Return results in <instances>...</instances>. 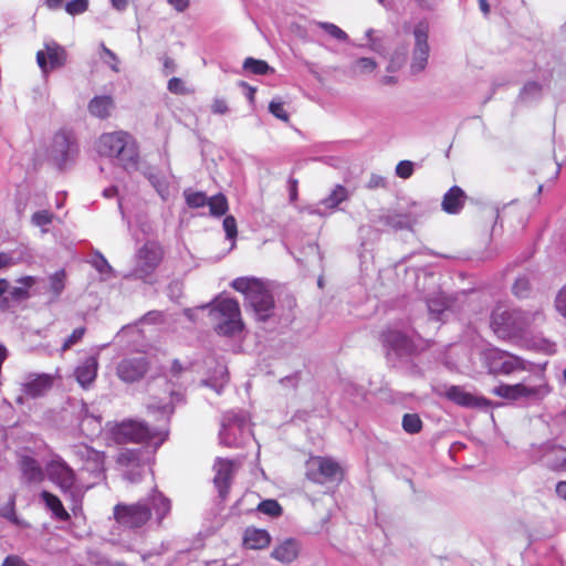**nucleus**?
I'll return each instance as SVG.
<instances>
[{"label": "nucleus", "mask_w": 566, "mask_h": 566, "mask_svg": "<svg viewBox=\"0 0 566 566\" xmlns=\"http://www.w3.org/2000/svg\"><path fill=\"white\" fill-rule=\"evenodd\" d=\"M97 151L101 156L115 158L127 171L137 168L138 147L134 137L126 132L103 134L97 143Z\"/></svg>", "instance_id": "nucleus-2"}, {"label": "nucleus", "mask_w": 566, "mask_h": 566, "mask_svg": "<svg viewBox=\"0 0 566 566\" xmlns=\"http://www.w3.org/2000/svg\"><path fill=\"white\" fill-rule=\"evenodd\" d=\"M428 32L429 28L424 22H419L413 29L415 48L412 51V60L410 64L412 74L421 73L428 64L430 51L428 44Z\"/></svg>", "instance_id": "nucleus-14"}, {"label": "nucleus", "mask_w": 566, "mask_h": 566, "mask_svg": "<svg viewBox=\"0 0 566 566\" xmlns=\"http://www.w3.org/2000/svg\"><path fill=\"white\" fill-rule=\"evenodd\" d=\"M483 361L489 373L493 375H510L517 370H528L530 363L518 356L499 348H489L483 352Z\"/></svg>", "instance_id": "nucleus-10"}, {"label": "nucleus", "mask_w": 566, "mask_h": 566, "mask_svg": "<svg viewBox=\"0 0 566 566\" xmlns=\"http://www.w3.org/2000/svg\"><path fill=\"white\" fill-rule=\"evenodd\" d=\"M231 286L244 294L247 305L260 322H266L274 313V300L264 284L254 277H237Z\"/></svg>", "instance_id": "nucleus-3"}, {"label": "nucleus", "mask_w": 566, "mask_h": 566, "mask_svg": "<svg viewBox=\"0 0 566 566\" xmlns=\"http://www.w3.org/2000/svg\"><path fill=\"white\" fill-rule=\"evenodd\" d=\"M164 249L156 241H147L134 255V265L126 279L138 280L145 284L157 283L156 271L164 260Z\"/></svg>", "instance_id": "nucleus-6"}, {"label": "nucleus", "mask_w": 566, "mask_h": 566, "mask_svg": "<svg viewBox=\"0 0 566 566\" xmlns=\"http://www.w3.org/2000/svg\"><path fill=\"white\" fill-rule=\"evenodd\" d=\"M316 25L324 30L333 39L345 42L348 40V35L339 27L331 22H316Z\"/></svg>", "instance_id": "nucleus-42"}, {"label": "nucleus", "mask_w": 566, "mask_h": 566, "mask_svg": "<svg viewBox=\"0 0 566 566\" xmlns=\"http://www.w3.org/2000/svg\"><path fill=\"white\" fill-rule=\"evenodd\" d=\"M271 536L265 530L248 527L244 532L243 544L250 549H262L269 546Z\"/></svg>", "instance_id": "nucleus-29"}, {"label": "nucleus", "mask_w": 566, "mask_h": 566, "mask_svg": "<svg viewBox=\"0 0 566 566\" xmlns=\"http://www.w3.org/2000/svg\"><path fill=\"white\" fill-rule=\"evenodd\" d=\"M521 316H523V321H525L524 325V333L526 334L528 329L533 326H538L544 323L545 315L543 313L542 308H537L535 311H523L520 310Z\"/></svg>", "instance_id": "nucleus-38"}, {"label": "nucleus", "mask_w": 566, "mask_h": 566, "mask_svg": "<svg viewBox=\"0 0 566 566\" xmlns=\"http://www.w3.org/2000/svg\"><path fill=\"white\" fill-rule=\"evenodd\" d=\"M113 108L114 101L109 95L95 96L88 103L90 114L101 119L107 118Z\"/></svg>", "instance_id": "nucleus-30"}, {"label": "nucleus", "mask_w": 566, "mask_h": 566, "mask_svg": "<svg viewBox=\"0 0 566 566\" xmlns=\"http://www.w3.org/2000/svg\"><path fill=\"white\" fill-rule=\"evenodd\" d=\"M467 200L465 192L458 186L451 187L443 196L441 208L449 214H458Z\"/></svg>", "instance_id": "nucleus-25"}, {"label": "nucleus", "mask_w": 566, "mask_h": 566, "mask_svg": "<svg viewBox=\"0 0 566 566\" xmlns=\"http://www.w3.org/2000/svg\"><path fill=\"white\" fill-rule=\"evenodd\" d=\"M168 90L174 94H184L185 93V86L180 78L178 77H171L168 81Z\"/></svg>", "instance_id": "nucleus-60"}, {"label": "nucleus", "mask_w": 566, "mask_h": 566, "mask_svg": "<svg viewBox=\"0 0 566 566\" xmlns=\"http://www.w3.org/2000/svg\"><path fill=\"white\" fill-rule=\"evenodd\" d=\"M148 370V360L145 355L124 358L117 366V376L125 382L142 379Z\"/></svg>", "instance_id": "nucleus-19"}, {"label": "nucleus", "mask_w": 566, "mask_h": 566, "mask_svg": "<svg viewBox=\"0 0 566 566\" xmlns=\"http://www.w3.org/2000/svg\"><path fill=\"white\" fill-rule=\"evenodd\" d=\"M147 409H148L149 412H154V413L158 412L159 413V420L163 423H167L170 415L174 411V408L170 405V402H165V403H159V405L149 403L147 406Z\"/></svg>", "instance_id": "nucleus-45"}, {"label": "nucleus", "mask_w": 566, "mask_h": 566, "mask_svg": "<svg viewBox=\"0 0 566 566\" xmlns=\"http://www.w3.org/2000/svg\"><path fill=\"white\" fill-rule=\"evenodd\" d=\"M211 111L217 115H224L229 112L227 101L223 98H214L211 104Z\"/></svg>", "instance_id": "nucleus-58"}, {"label": "nucleus", "mask_w": 566, "mask_h": 566, "mask_svg": "<svg viewBox=\"0 0 566 566\" xmlns=\"http://www.w3.org/2000/svg\"><path fill=\"white\" fill-rule=\"evenodd\" d=\"M102 48V54H101V59L102 61L109 65V67L114 71V72H119V60L117 57V55L111 51L108 48H106L104 44L101 45Z\"/></svg>", "instance_id": "nucleus-47"}, {"label": "nucleus", "mask_w": 566, "mask_h": 566, "mask_svg": "<svg viewBox=\"0 0 566 566\" xmlns=\"http://www.w3.org/2000/svg\"><path fill=\"white\" fill-rule=\"evenodd\" d=\"M270 113L276 118L289 122V114L284 108V104L281 101L272 99L269 104Z\"/></svg>", "instance_id": "nucleus-51"}, {"label": "nucleus", "mask_w": 566, "mask_h": 566, "mask_svg": "<svg viewBox=\"0 0 566 566\" xmlns=\"http://www.w3.org/2000/svg\"><path fill=\"white\" fill-rule=\"evenodd\" d=\"M306 476L315 483L338 481L343 476V470L338 462L325 457H311L306 461Z\"/></svg>", "instance_id": "nucleus-11"}, {"label": "nucleus", "mask_w": 566, "mask_h": 566, "mask_svg": "<svg viewBox=\"0 0 566 566\" xmlns=\"http://www.w3.org/2000/svg\"><path fill=\"white\" fill-rule=\"evenodd\" d=\"M88 7L87 0H72L66 3L65 10L71 15H76L85 12Z\"/></svg>", "instance_id": "nucleus-52"}, {"label": "nucleus", "mask_w": 566, "mask_h": 566, "mask_svg": "<svg viewBox=\"0 0 566 566\" xmlns=\"http://www.w3.org/2000/svg\"><path fill=\"white\" fill-rule=\"evenodd\" d=\"M222 226H223V230L226 232L227 239L234 240L238 234L237 221H235L234 217L227 216L223 220Z\"/></svg>", "instance_id": "nucleus-56"}, {"label": "nucleus", "mask_w": 566, "mask_h": 566, "mask_svg": "<svg viewBox=\"0 0 566 566\" xmlns=\"http://www.w3.org/2000/svg\"><path fill=\"white\" fill-rule=\"evenodd\" d=\"M374 33H375V31L373 29H368L366 31V38L368 39L369 48L373 51L380 52L382 49L381 44H380V40L378 38H375Z\"/></svg>", "instance_id": "nucleus-62"}, {"label": "nucleus", "mask_w": 566, "mask_h": 566, "mask_svg": "<svg viewBox=\"0 0 566 566\" xmlns=\"http://www.w3.org/2000/svg\"><path fill=\"white\" fill-rule=\"evenodd\" d=\"M551 390L552 388L548 385L545 374L538 371L525 378L522 382L515 385H500L495 387L492 392L507 400H522L527 403H535L542 401Z\"/></svg>", "instance_id": "nucleus-4"}, {"label": "nucleus", "mask_w": 566, "mask_h": 566, "mask_svg": "<svg viewBox=\"0 0 566 566\" xmlns=\"http://www.w3.org/2000/svg\"><path fill=\"white\" fill-rule=\"evenodd\" d=\"M382 344L387 349V355L405 357L417 353V346L403 333L396 329H388L381 335Z\"/></svg>", "instance_id": "nucleus-17"}, {"label": "nucleus", "mask_w": 566, "mask_h": 566, "mask_svg": "<svg viewBox=\"0 0 566 566\" xmlns=\"http://www.w3.org/2000/svg\"><path fill=\"white\" fill-rule=\"evenodd\" d=\"M92 265L99 273H111L113 271L112 266L104 258V255L99 252H95L93 260L91 261Z\"/></svg>", "instance_id": "nucleus-53"}, {"label": "nucleus", "mask_w": 566, "mask_h": 566, "mask_svg": "<svg viewBox=\"0 0 566 566\" xmlns=\"http://www.w3.org/2000/svg\"><path fill=\"white\" fill-rule=\"evenodd\" d=\"M66 273L64 270H59L49 276L48 292L50 293L49 301L56 302L65 289Z\"/></svg>", "instance_id": "nucleus-33"}, {"label": "nucleus", "mask_w": 566, "mask_h": 566, "mask_svg": "<svg viewBox=\"0 0 566 566\" xmlns=\"http://www.w3.org/2000/svg\"><path fill=\"white\" fill-rule=\"evenodd\" d=\"M415 164L410 160H401L396 166V175L402 179H408L413 174Z\"/></svg>", "instance_id": "nucleus-54"}, {"label": "nucleus", "mask_w": 566, "mask_h": 566, "mask_svg": "<svg viewBox=\"0 0 566 566\" xmlns=\"http://www.w3.org/2000/svg\"><path fill=\"white\" fill-rule=\"evenodd\" d=\"M386 187V179L378 175H371L368 182V189L384 188Z\"/></svg>", "instance_id": "nucleus-64"}, {"label": "nucleus", "mask_w": 566, "mask_h": 566, "mask_svg": "<svg viewBox=\"0 0 566 566\" xmlns=\"http://www.w3.org/2000/svg\"><path fill=\"white\" fill-rule=\"evenodd\" d=\"M210 317L216 323V331L220 335L234 336L243 329L241 312L238 301L230 297H219L212 303Z\"/></svg>", "instance_id": "nucleus-7"}, {"label": "nucleus", "mask_w": 566, "mask_h": 566, "mask_svg": "<svg viewBox=\"0 0 566 566\" xmlns=\"http://www.w3.org/2000/svg\"><path fill=\"white\" fill-rule=\"evenodd\" d=\"M214 485L221 499H226L235 472V463L231 460L217 459L214 463Z\"/></svg>", "instance_id": "nucleus-21"}, {"label": "nucleus", "mask_w": 566, "mask_h": 566, "mask_svg": "<svg viewBox=\"0 0 566 566\" xmlns=\"http://www.w3.org/2000/svg\"><path fill=\"white\" fill-rule=\"evenodd\" d=\"M382 221L386 226L392 228L394 230H403L411 229L417 219L410 212H391L385 216Z\"/></svg>", "instance_id": "nucleus-31"}, {"label": "nucleus", "mask_w": 566, "mask_h": 566, "mask_svg": "<svg viewBox=\"0 0 566 566\" xmlns=\"http://www.w3.org/2000/svg\"><path fill=\"white\" fill-rule=\"evenodd\" d=\"M17 263L15 259L10 253L0 252V271L9 269Z\"/></svg>", "instance_id": "nucleus-63"}, {"label": "nucleus", "mask_w": 566, "mask_h": 566, "mask_svg": "<svg viewBox=\"0 0 566 566\" xmlns=\"http://www.w3.org/2000/svg\"><path fill=\"white\" fill-rule=\"evenodd\" d=\"M112 434L118 443H147L155 452L167 439L168 432L164 427L150 429L145 422L128 419L115 424Z\"/></svg>", "instance_id": "nucleus-5"}, {"label": "nucleus", "mask_w": 566, "mask_h": 566, "mask_svg": "<svg viewBox=\"0 0 566 566\" xmlns=\"http://www.w3.org/2000/svg\"><path fill=\"white\" fill-rule=\"evenodd\" d=\"M17 282L19 285L11 287L9 294L13 300H25L30 296L29 290L38 284L40 279L35 276H23Z\"/></svg>", "instance_id": "nucleus-34"}, {"label": "nucleus", "mask_w": 566, "mask_h": 566, "mask_svg": "<svg viewBox=\"0 0 566 566\" xmlns=\"http://www.w3.org/2000/svg\"><path fill=\"white\" fill-rule=\"evenodd\" d=\"M300 548L296 539L287 538L273 548L271 556L283 564H290L298 557Z\"/></svg>", "instance_id": "nucleus-28"}, {"label": "nucleus", "mask_w": 566, "mask_h": 566, "mask_svg": "<svg viewBox=\"0 0 566 566\" xmlns=\"http://www.w3.org/2000/svg\"><path fill=\"white\" fill-rule=\"evenodd\" d=\"M543 87L538 82H527L520 92V99L524 103L533 102L542 96Z\"/></svg>", "instance_id": "nucleus-36"}, {"label": "nucleus", "mask_w": 566, "mask_h": 566, "mask_svg": "<svg viewBox=\"0 0 566 566\" xmlns=\"http://www.w3.org/2000/svg\"><path fill=\"white\" fill-rule=\"evenodd\" d=\"M542 460L546 467L554 471H566V448L547 444Z\"/></svg>", "instance_id": "nucleus-27"}, {"label": "nucleus", "mask_w": 566, "mask_h": 566, "mask_svg": "<svg viewBox=\"0 0 566 566\" xmlns=\"http://www.w3.org/2000/svg\"><path fill=\"white\" fill-rule=\"evenodd\" d=\"M436 392L440 396L446 397L450 401L464 408H486L491 405V401L484 397L475 396L467 391L461 386H440L436 389Z\"/></svg>", "instance_id": "nucleus-15"}, {"label": "nucleus", "mask_w": 566, "mask_h": 566, "mask_svg": "<svg viewBox=\"0 0 566 566\" xmlns=\"http://www.w3.org/2000/svg\"><path fill=\"white\" fill-rule=\"evenodd\" d=\"M40 497L55 518L63 522H66L70 518V514L66 512L61 500L56 495L48 491H42Z\"/></svg>", "instance_id": "nucleus-32"}, {"label": "nucleus", "mask_w": 566, "mask_h": 566, "mask_svg": "<svg viewBox=\"0 0 566 566\" xmlns=\"http://www.w3.org/2000/svg\"><path fill=\"white\" fill-rule=\"evenodd\" d=\"M377 67V63L370 57H359L349 66V72L354 75L369 74Z\"/></svg>", "instance_id": "nucleus-37"}, {"label": "nucleus", "mask_w": 566, "mask_h": 566, "mask_svg": "<svg viewBox=\"0 0 566 566\" xmlns=\"http://www.w3.org/2000/svg\"><path fill=\"white\" fill-rule=\"evenodd\" d=\"M53 214L48 210L36 211L32 216V223L36 227H44L52 222Z\"/></svg>", "instance_id": "nucleus-55"}, {"label": "nucleus", "mask_w": 566, "mask_h": 566, "mask_svg": "<svg viewBox=\"0 0 566 566\" xmlns=\"http://www.w3.org/2000/svg\"><path fill=\"white\" fill-rule=\"evenodd\" d=\"M170 512L171 501L157 489H153L148 496L136 503L115 505L114 517L125 528H139L149 521L161 527Z\"/></svg>", "instance_id": "nucleus-1"}, {"label": "nucleus", "mask_w": 566, "mask_h": 566, "mask_svg": "<svg viewBox=\"0 0 566 566\" xmlns=\"http://www.w3.org/2000/svg\"><path fill=\"white\" fill-rule=\"evenodd\" d=\"M150 184L156 188L157 192L160 195L163 199H165L167 193L166 184L156 175H149L148 177Z\"/></svg>", "instance_id": "nucleus-59"}, {"label": "nucleus", "mask_w": 566, "mask_h": 566, "mask_svg": "<svg viewBox=\"0 0 566 566\" xmlns=\"http://www.w3.org/2000/svg\"><path fill=\"white\" fill-rule=\"evenodd\" d=\"M184 195L186 198V202L190 208H200L207 205L208 198L203 192H191L189 190H186Z\"/></svg>", "instance_id": "nucleus-46"}, {"label": "nucleus", "mask_w": 566, "mask_h": 566, "mask_svg": "<svg viewBox=\"0 0 566 566\" xmlns=\"http://www.w3.org/2000/svg\"><path fill=\"white\" fill-rule=\"evenodd\" d=\"M76 153V145L72 135L65 130L56 133L51 146V157L59 165L64 166Z\"/></svg>", "instance_id": "nucleus-20"}, {"label": "nucleus", "mask_w": 566, "mask_h": 566, "mask_svg": "<svg viewBox=\"0 0 566 566\" xmlns=\"http://www.w3.org/2000/svg\"><path fill=\"white\" fill-rule=\"evenodd\" d=\"M73 454L83 463V469L99 478L105 471V453L80 443L72 447Z\"/></svg>", "instance_id": "nucleus-16"}, {"label": "nucleus", "mask_w": 566, "mask_h": 566, "mask_svg": "<svg viewBox=\"0 0 566 566\" xmlns=\"http://www.w3.org/2000/svg\"><path fill=\"white\" fill-rule=\"evenodd\" d=\"M145 453L140 448L124 449L119 452L117 462L124 468L123 475L127 481L136 483L142 479L147 467Z\"/></svg>", "instance_id": "nucleus-13"}, {"label": "nucleus", "mask_w": 566, "mask_h": 566, "mask_svg": "<svg viewBox=\"0 0 566 566\" xmlns=\"http://www.w3.org/2000/svg\"><path fill=\"white\" fill-rule=\"evenodd\" d=\"M512 290H513V293L517 297H525V296H527V294H528V292L531 290L528 279L526 276L517 277L516 281L513 284Z\"/></svg>", "instance_id": "nucleus-50"}, {"label": "nucleus", "mask_w": 566, "mask_h": 566, "mask_svg": "<svg viewBox=\"0 0 566 566\" xmlns=\"http://www.w3.org/2000/svg\"><path fill=\"white\" fill-rule=\"evenodd\" d=\"M555 307L560 315L566 317V285L558 292L555 300Z\"/></svg>", "instance_id": "nucleus-57"}, {"label": "nucleus", "mask_w": 566, "mask_h": 566, "mask_svg": "<svg viewBox=\"0 0 566 566\" xmlns=\"http://www.w3.org/2000/svg\"><path fill=\"white\" fill-rule=\"evenodd\" d=\"M220 377L213 381L202 380V385L211 387L217 394H221L224 385L228 381L227 370L223 366L219 367Z\"/></svg>", "instance_id": "nucleus-48"}, {"label": "nucleus", "mask_w": 566, "mask_h": 566, "mask_svg": "<svg viewBox=\"0 0 566 566\" xmlns=\"http://www.w3.org/2000/svg\"><path fill=\"white\" fill-rule=\"evenodd\" d=\"M49 479L60 488L64 494L75 496L76 474L74 470L57 454L46 463Z\"/></svg>", "instance_id": "nucleus-12"}, {"label": "nucleus", "mask_w": 566, "mask_h": 566, "mask_svg": "<svg viewBox=\"0 0 566 566\" xmlns=\"http://www.w3.org/2000/svg\"><path fill=\"white\" fill-rule=\"evenodd\" d=\"M429 315L432 319H441V315L449 308L448 298L439 294L434 297H430L427 301Z\"/></svg>", "instance_id": "nucleus-35"}, {"label": "nucleus", "mask_w": 566, "mask_h": 566, "mask_svg": "<svg viewBox=\"0 0 566 566\" xmlns=\"http://www.w3.org/2000/svg\"><path fill=\"white\" fill-rule=\"evenodd\" d=\"M523 316L520 314L518 308L506 310L497 307L491 317V327L494 333L502 339H511L524 337V323Z\"/></svg>", "instance_id": "nucleus-9"}, {"label": "nucleus", "mask_w": 566, "mask_h": 566, "mask_svg": "<svg viewBox=\"0 0 566 566\" xmlns=\"http://www.w3.org/2000/svg\"><path fill=\"white\" fill-rule=\"evenodd\" d=\"M207 205L210 213L214 217H221L228 211V200L222 193L209 198Z\"/></svg>", "instance_id": "nucleus-40"}, {"label": "nucleus", "mask_w": 566, "mask_h": 566, "mask_svg": "<svg viewBox=\"0 0 566 566\" xmlns=\"http://www.w3.org/2000/svg\"><path fill=\"white\" fill-rule=\"evenodd\" d=\"M528 347L545 354H554L556 352V344L542 336H536L528 340Z\"/></svg>", "instance_id": "nucleus-41"}, {"label": "nucleus", "mask_w": 566, "mask_h": 566, "mask_svg": "<svg viewBox=\"0 0 566 566\" xmlns=\"http://www.w3.org/2000/svg\"><path fill=\"white\" fill-rule=\"evenodd\" d=\"M402 428L408 433H418L422 428V421L416 413H406L402 418Z\"/></svg>", "instance_id": "nucleus-43"}, {"label": "nucleus", "mask_w": 566, "mask_h": 566, "mask_svg": "<svg viewBox=\"0 0 566 566\" xmlns=\"http://www.w3.org/2000/svg\"><path fill=\"white\" fill-rule=\"evenodd\" d=\"M19 465L25 482L40 483L44 480V471L34 458L22 455L19 460Z\"/></svg>", "instance_id": "nucleus-26"}, {"label": "nucleus", "mask_w": 566, "mask_h": 566, "mask_svg": "<svg viewBox=\"0 0 566 566\" xmlns=\"http://www.w3.org/2000/svg\"><path fill=\"white\" fill-rule=\"evenodd\" d=\"M23 392L32 398L44 395L52 387V378L49 375H29L25 377Z\"/></svg>", "instance_id": "nucleus-24"}, {"label": "nucleus", "mask_w": 566, "mask_h": 566, "mask_svg": "<svg viewBox=\"0 0 566 566\" xmlns=\"http://www.w3.org/2000/svg\"><path fill=\"white\" fill-rule=\"evenodd\" d=\"M98 361L96 356L86 357L74 370L77 382L83 388H88L97 376Z\"/></svg>", "instance_id": "nucleus-23"}, {"label": "nucleus", "mask_w": 566, "mask_h": 566, "mask_svg": "<svg viewBox=\"0 0 566 566\" xmlns=\"http://www.w3.org/2000/svg\"><path fill=\"white\" fill-rule=\"evenodd\" d=\"M85 332H86V328L85 327H77L75 328L72 334L64 340L61 349L62 352H66L67 349H70L72 346H74L75 344H77L78 342H81V339L83 338V336L85 335Z\"/></svg>", "instance_id": "nucleus-49"}, {"label": "nucleus", "mask_w": 566, "mask_h": 566, "mask_svg": "<svg viewBox=\"0 0 566 566\" xmlns=\"http://www.w3.org/2000/svg\"><path fill=\"white\" fill-rule=\"evenodd\" d=\"M1 566H30L24 559L18 555H8Z\"/></svg>", "instance_id": "nucleus-61"}, {"label": "nucleus", "mask_w": 566, "mask_h": 566, "mask_svg": "<svg viewBox=\"0 0 566 566\" xmlns=\"http://www.w3.org/2000/svg\"><path fill=\"white\" fill-rule=\"evenodd\" d=\"M347 199V189L342 185H337L326 198L321 200L316 206L307 207L306 211L310 214L326 216L327 211L336 209L338 205Z\"/></svg>", "instance_id": "nucleus-22"}, {"label": "nucleus", "mask_w": 566, "mask_h": 566, "mask_svg": "<svg viewBox=\"0 0 566 566\" xmlns=\"http://www.w3.org/2000/svg\"><path fill=\"white\" fill-rule=\"evenodd\" d=\"M66 52L54 41L46 42L44 50L36 53V62L43 73L60 69L65 64Z\"/></svg>", "instance_id": "nucleus-18"}, {"label": "nucleus", "mask_w": 566, "mask_h": 566, "mask_svg": "<svg viewBox=\"0 0 566 566\" xmlns=\"http://www.w3.org/2000/svg\"><path fill=\"white\" fill-rule=\"evenodd\" d=\"M252 437L250 422L245 413L228 411L222 417L220 442L230 448L243 447Z\"/></svg>", "instance_id": "nucleus-8"}, {"label": "nucleus", "mask_w": 566, "mask_h": 566, "mask_svg": "<svg viewBox=\"0 0 566 566\" xmlns=\"http://www.w3.org/2000/svg\"><path fill=\"white\" fill-rule=\"evenodd\" d=\"M258 511L265 515L276 517L282 513V507L276 500H264L258 504Z\"/></svg>", "instance_id": "nucleus-44"}, {"label": "nucleus", "mask_w": 566, "mask_h": 566, "mask_svg": "<svg viewBox=\"0 0 566 566\" xmlns=\"http://www.w3.org/2000/svg\"><path fill=\"white\" fill-rule=\"evenodd\" d=\"M243 70L252 73V74H259L264 75L269 72H273L271 66L263 60H256L253 57H247L243 62Z\"/></svg>", "instance_id": "nucleus-39"}]
</instances>
